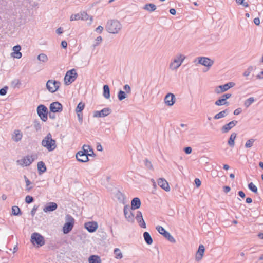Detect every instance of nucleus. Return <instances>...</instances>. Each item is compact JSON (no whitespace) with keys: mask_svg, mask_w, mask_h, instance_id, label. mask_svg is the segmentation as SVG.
<instances>
[{"mask_svg":"<svg viewBox=\"0 0 263 263\" xmlns=\"http://www.w3.org/2000/svg\"><path fill=\"white\" fill-rule=\"evenodd\" d=\"M215 104L217 106H221L224 105L228 106L229 105V102L223 100L222 97H220L215 101Z\"/></svg>","mask_w":263,"mask_h":263,"instance_id":"nucleus-32","label":"nucleus"},{"mask_svg":"<svg viewBox=\"0 0 263 263\" xmlns=\"http://www.w3.org/2000/svg\"><path fill=\"white\" fill-rule=\"evenodd\" d=\"M256 69V67L253 66H250L243 72V76L245 77H248L249 76L250 73L253 71V70H255Z\"/></svg>","mask_w":263,"mask_h":263,"instance_id":"nucleus-33","label":"nucleus"},{"mask_svg":"<svg viewBox=\"0 0 263 263\" xmlns=\"http://www.w3.org/2000/svg\"><path fill=\"white\" fill-rule=\"evenodd\" d=\"M8 87L7 86H5L3 88L0 89V95L4 96L7 93V90Z\"/></svg>","mask_w":263,"mask_h":263,"instance_id":"nucleus-49","label":"nucleus"},{"mask_svg":"<svg viewBox=\"0 0 263 263\" xmlns=\"http://www.w3.org/2000/svg\"><path fill=\"white\" fill-rule=\"evenodd\" d=\"M143 9L149 12H153L156 9V6L153 4L148 3L144 6Z\"/></svg>","mask_w":263,"mask_h":263,"instance_id":"nucleus-29","label":"nucleus"},{"mask_svg":"<svg viewBox=\"0 0 263 263\" xmlns=\"http://www.w3.org/2000/svg\"><path fill=\"white\" fill-rule=\"evenodd\" d=\"M235 85V83L233 82H228L224 85H220L216 88V92L217 93L225 92L230 88L234 87Z\"/></svg>","mask_w":263,"mask_h":263,"instance_id":"nucleus-13","label":"nucleus"},{"mask_svg":"<svg viewBox=\"0 0 263 263\" xmlns=\"http://www.w3.org/2000/svg\"><path fill=\"white\" fill-rule=\"evenodd\" d=\"M103 95L106 99H109L110 98V89L109 87L107 85H104L103 86Z\"/></svg>","mask_w":263,"mask_h":263,"instance_id":"nucleus-30","label":"nucleus"},{"mask_svg":"<svg viewBox=\"0 0 263 263\" xmlns=\"http://www.w3.org/2000/svg\"><path fill=\"white\" fill-rule=\"evenodd\" d=\"M66 217V222L63 227V232L65 234L69 233L72 230L74 223V219L71 216L67 215Z\"/></svg>","mask_w":263,"mask_h":263,"instance_id":"nucleus-4","label":"nucleus"},{"mask_svg":"<svg viewBox=\"0 0 263 263\" xmlns=\"http://www.w3.org/2000/svg\"><path fill=\"white\" fill-rule=\"evenodd\" d=\"M255 77L257 79H263V70L261 71L259 74H257Z\"/></svg>","mask_w":263,"mask_h":263,"instance_id":"nucleus-63","label":"nucleus"},{"mask_svg":"<svg viewBox=\"0 0 263 263\" xmlns=\"http://www.w3.org/2000/svg\"><path fill=\"white\" fill-rule=\"evenodd\" d=\"M158 184L160 187H161L162 189L165 190V191H169L170 190V187L169 186L168 183L167 181L164 178H159L158 180Z\"/></svg>","mask_w":263,"mask_h":263,"instance_id":"nucleus-18","label":"nucleus"},{"mask_svg":"<svg viewBox=\"0 0 263 263\" xmlns=\"http://www.w3.org/2000/svg\"><path fill=\"white\" fill-rule=\"evenodd\" d=\"M101 112L102 114V116L103 117H105L107 116L111 113V110L110 108L107 107V108H104L102 109L101 110Z\"/></svg>","mask_w":263,"mask_h":263,"instance_id":"nucleus-35","label":"nucleus"},{"mask_svg":"<svg viewBox=\"0 0 263 263\" xmlns=\"http://www.w3.org/2000/svg\"><path fill=\"white\" fill-rule=\"evenodd\" d=\"M135 218L137 221L143 219L142 213L140 211H137Z\"/></svg>","mask_w":263,"mask_h":263,"instance_id":"nucleus-50","label":"nucleus"},{"mask_svg":"<svg viewBox=\"0 0 263 263\" xmlns=\"http://www.w3.org/2000/svg\"><path fill=\"white\" fill-rule=\"evenodd\" d=\"M61 85V83L55 80H49L46 83V88L51 93L57 91Z\"/></svg>","mask_w":263,"mask_h":263,"instance_id":"nucleus-5","label":"nucleus"},{"mask_svg":"<svg viewBox=\"0 0 263 263\" xmlns=\"http://www.w3.org/2000/svg\"><path fill=\"white\" fill-rule=\"evenodd\" d=\"M228 109H226L216 114L214 117V119L215 120H218L220 118H223L226 117L228 114Z\"/></svg>","mask_w":263,"mask_h":263,"instance_id":"nucleus-26","label":"nucleus"},{"mask_svg":"<svg viewBox=\"0 0 263 263\" xmlns=\"http://www.w3.org/2000/svg\"><path fill=\"white\" fill-rule=\"evenodd\" d=\"M236 3L239 5H241L245 7L249 6L248 3L245 2V0H236Z\"/></svg>","mask_w":263,"mask_h":263,"instance_id":"nucleus-46","label":"nucleus"},{"mask_svg":"<svg viewBox=\"0 0 263 263\" xmlns=\"http://www.w3.org/2000/svg\"><path fill=\"white\" fill-rule=\"evenodd\" d=\"M248 188L253 193H257V187L253 183V182H250L248 184Z\"/></svg>","mask_w":263,"mask_h":263,"instance_id":"nucleus-40","label":"nucleus"},{"mask_svg":"<svg viewBox=\"0 0 263 263\" xmlns=\"http://www.w3.org/2000/svg\"><path fill=\"white\" fill-rule=\"evenodd\" d=\"M93 117H96V118L103 117L102 116V114H101V110L95 111L94 114H93Z\"/></svg>","mask_w":263,"mask_h":263,"instance_id":"nucleus-53","label":"nucleus"},{"mask_svg":"<svg viewBox=\"0 0 263 263\" xmlns=\"http://www.w3.org/2000/svg\"><path fill=\"white\" fill-rule=\"evenodd\" d=\"M80 19L81 20L86 21L89 18V15L85 12H83L80 14Z\"/></svg>","mask_w":263,"mask_h":263,"instance_id":"nucleus-42","label":"nucleus"},{"mask_svg":"<svg viewBox=\"0 0 263 263\" xmlns=\"http://www.w3.org/2000/svg\"><path fill=\"white\" fill-rule=\"evenodd\" d=\"M37 59L43 62H46L48 60V57L45 54L41 53L37 56Z\"/></svg>","mask_w":263,"mask_h":263,"instance_id":"nucleus-39","label":"nucleus"},{"mask_svg":"<svg viewBox=\"0 0 263 263\" xmlns=\"http://www.w3.org/2000/svg\"><path fill=\"white\" fill-rule=\"evenodd\" d=\"M84 103H82V102H80L76 107V111L77 112H81V111L84 109Z\"/></svg>","mask_w":263,"mask_h":263,"instance_id":"nucleus-38","label":"nucleus"},{"mask_svg":"<svg viewBox=\"0 0 263 263\" xmlns=\"http://www.w3.org/2000/svg\"><path fill=\"white\" fill-rule=\"evenodd\" d=\"M237 134L235 133H233L231 134L230 137L228 140V143L230 146L233 147L235 145V139L236 137Z\"/></svg>","mask_w":263,"mask_h":263,"instance_id":"nucleus-28","label":"nucleus"},{"mask_svg":"<svg viewBox=\"0 0 263 263\" xmlns=\"http://www.w3.org/2000/svg\"><path fill=\"white\" fill-rule=\"evenodd\" d=\"M37 113L41 119L45 122L48 119V109L44 105H39L37 107Z\"/></svg>","mask_w":263,"mask_h":263,"instance_id":"nucleus-8","label":"nucleus"},{"mask_svg":"<svg viewBox=\"0 0 263 263\" xmlns=\"http://www.w3.org/2000/svg\"><path fill=\"white\" fill-rule=\"evenodd\" d=\"M89 263H101L100 257L98 255H92L88 258Z\"/></svg>","mask_w":263,"mask_h":263,"instance_id":"nucleus-25","label":"nucleus"},{"mask_svg":"<svg viewBox=\"0 0 263 263\" xmlns=\"http://www.w3.org/2000/svg\"><path fill=\"white\" fill-rule=\"evenodd\" d=\"M231 97V94L230 93H225L221 96V97H222V98H223V99L225 101H227V100L230 98Z\"/></svg>","mask_w":263,"mask_h":263,"instance_id":"nucleus-55","label":"nucleus"},{"mask_svg":"<svg viewBox=\"0 0 263 263\" xmlns=\"http://www.w3.org/2000/svg\"><path fill=\"white\" fill-rule=\"evenodd\" d=\"M192 149L191 147L190 146H188V147H186L184 148V152L186 154H190L192 153Z\"/></svg>","mask_w":263,"mask_h":263,"instance_id":"nucleus-54","label":"nucleus"},{"mask_svg":"<svg viewBox=\"0 0 263 263\" xmlns=\"http://www.w3.org/2000/svg\"><path fill=\"white\" fill-rule=\"evenodd\" d=\"M114 253L116 255V258L118 259H121L123 257V255L120 250L118 248L114 249Z\"/></svg>","mask_w":263,"mask_h":263,"instance_id":"nucleus-41","label":"nucleus"},{"mask_svg":"<svg viewBox=\"0 0 263 263\" xmlns=\"http://www.w3.org/2000/svg\"><path fill=\"white\" fill-rule=\"evenodd\" d=\"M132 209H131V208L130 206H129L128 205H125L124 207L123 212H124V216H125V218L127 219V220L129 222H133L134 220V215L133 212H132Z\"/></svg>","mask_w":263,"mask_h":263,"instance_id":"nucleus-12","label":"nucleus"},{"mask_svg":"<svg viewBox=\"0 0 263 263\" xmlns=\"http://www.w3.org/2000/svg\"><path fill=\"white\" fill-rule=\"evenodd\" d=\"M121 28V24L117 20H108L105 27L106 30L109 33L112 34L118 33Z\"/></svg>","mask_w":263,"mask_h":263,"instance_id":"nucleus-2","label":"nucleus"},{"mask_svg":"<svg viewBox=\"0 0 263 263\" xmlns=\"http://www.w3.org/2000/svg\"><path fill=\"white\" fill-rule=\"evenodd\" d=\"M238 194L240 197L242 198H244L246 196L245 193L242 191H239L238 192Z\"/></svg>","mask_w":263,"mask_h":263,"instance_id":"nucleus-64","label":"nucleus"},{"mask_svg":"<svg viewBox=\"0 0 263 263\" xmlns=\"http://www.w3.org/2000/svg\"><path fill=\"white\" fill-rule=\"evenodd\" d=\"M139 224V226L141 227V228H146V223L144 220L143 219H142V220H139L138 221H137Z\"/></svg>","mask_w":263,"mask_h":263,"instance_id":"nucleus-51","label":"nucleus"},{"mask_svg":"<svg viewBox=\"0 0 263 263\" xmlns=\"http://www.w3.org/2000/svg\"><path fill=\"white\" fill-rule=\"evenodd\" d=\"M98 227L97 222L89 221L85 223L84 228L90 233H93L96 231Z\"/></svg>","mask_w":263,"mask_h":263,"instance_id":"nucleus-16","label":"nucleus"},{"mask_svg":"<svg viewBox=\"0 0 263 263\" xmlns=\"http://www.w3.org/2000/svg\"><path fill=\"white\" fill-rule=\"evenodd\" d=\"M238 123L236 120H233L228 124L223 125L221 128V132L222 133H228L230 129L234 127Z\"/></svg>","mask_w":263,"mask_h":263,"instance_id":"nucleus-17","label":"nucleus"},{"mask_svg":"<svg viewBox=\"0 0 263 263\" xmlns=\"http://www.w3.org/2000/svg\"><path fill=\"white\" fill-rule=\"evenodd\" d=\"M124 89L126 91V93H129L131 89L129 85L126 84L123 87Z\"/></svg>","mask_w":263,"mask_h":263,"instance_id":"nucleus-56","label":"nucleus"},{"mask_svg":"<svg viewBox=\"0 0 263 263\" xmlns=\"http://www.w3.org/2000/svg\"><path fill=\"white\" fill-rule=\"evenodd\" d=\"M33 201H34V198L32 196H29V195L26 196V197L25 198V202L27 203H28V204L31 203Z\"/></svg>","mask_w":263,"mask_h":263,"instance_id":"nucleus-47","label":"nucleus"},{"mask_svg":"<svg viewBox=\"0 0 263 263\" xmlns=\"http://www.w3.org/2000/svg\"><path fill=\"white\" fill-rule=\"evenodd\" d=\"M255 100L253 97H250L247 99L244 102V105L247 108L249 106L251 105L254 102Z\"/></svg>","mask_w":263,"mask_h":263,"instance_id":"nucleus-37","label":"nucleus"},{"mask_svg":"<svg viewBox=\"0 0 263 263\" xmlns=\"http://www.w3.org/2000/svg\"><path fill=\"white\" fill-rule=\"evenodd\" d=\"M37 170L38 173L39 175L42 174L43 173L45 172L47 170L46 166L45 164L43 161H40L37 163Z\"/></svg>","mask_w":263,"mask_h":263,"instance_id":"nucleus-24","label":"nucleus"},{"mask_svg":"<svg viewBox=\"0 0 263 263\" xmlns=\"http://www.w3.org/2000/svg\"><path fill=\"white\" fill-rule=\"evenodd\" d=\"M30 241L32 243L37 245L39 247L43 246L45 244L44 237L40 234L34 232L32 234Z\"/></svg>","mask_w":263,"mask_h":263,"instance_id":"nucleus-7","label":"nucleus"},{"mask_svg":"<svg viewBox=\"0 0 263 263\" xmlns=\"http://www.w3.org/2000/svg\"><path fill=\"white\" fill-rule=\"evenodd\" d=\"M14 134L15 135L13 137V139L15 142H18L22 138V134L20 133L19 130H15Z\"/></svg>","mask_w":263,"mask_h":263,"instance_id":"nucleus-31","label":"nucleus"},{"mask_svg":"<svg viewBox=\"0 0 263 263\" xmlns=\"http://www.w3.org/2000/svg\"><path fill=\"white\" fill-rule=\"evenodd\" d=\"M204 251L205 248L204 246L203 245H200L196 254V260L197 261H199L202 259Z\"/></svg>","mask_w":263,"mask_h":263,"instance_id":"nucleus-21","label":"nucleus"},{"mask_svg":"<svg viewBox=\"0 0 263 263\" xmlns=\"http://www.w3.org/2000/svg\"><path fill=\"white\" fill-rule=\"evenodd\" d=\"M12 213L15 216L21 215L22 214L20 208L16 205L12 206Z\"/></svg>","mask_w":263,"mask_h":263,"instance_id":"nucleus-34","label":"nucleus"},{"mask_svg":"<svg viewBox=\"0 0 263 263\" xmlns=\"http://www.w3.org/2000/svg\"><path fill=\"white\" fill-rule=\"evenodd\" d=\"M198 63L205 67H210L212 66L214 61L207 57H198Z\"/></svg>","mask_w":263,"mask_h":263,"instance_id":"nucleus-15","label":"nucleus"},{"mask_svg":"<svg viewBox=\"0 0 263 263\" xmlns=\"http://www.w3.org/2000/svg\"><path fill=\"white\" fill-rule=\"evenodd\" d=\"M58 208V205L56 203L50 202L46 205V206L44 208L43 211L45 212H52Z\"/></svg>","mask_w":263,"mask_h":263,"instance_id":"nucleus-20","label":"nucleus"},{"mask_svg":"<svg viewBox=\"0 0 263 263\" xmlns=\"http://www.w3.org/2000/svg\"><path fill=\"white\" fill-rule=\"evenodd\" d=\"M49 109L52 113L61 112L63 110V106L61 103L55 101L50 104Z\"/></svg>","mask_w":263,"mask_h":263,"instance_id":"nucleus-11","label":"nucleus"},{"mask_svg":"<svg viewBox=\"0 0 263 263\" xmlns=\"http://www.w3.org/2000/svg\"><path fill=\"white\" fill-rule=\"evenodd\" d=\"M37 209V206L36 205L34 206V207L32 208V210L31 211V215H32V217H33L35 214Z\"/></svg>","mask_w":263,"mask_h":263,"instance_id":"nucleus-58","label":"nucleus"},{"mask_svg":"<svg viewBox=\"0 0 263 263\" xmlns=\"http://www.w3.org/2000/svg\"><path fill=\"white\" fill-rule=\"evenodd\" d=\"M241 111H242V109L241 108H238L234 111V115H238L239 114H240L241 112Z\"/></svg>","mask_w":263,"mask_h":263,"instance_id":"nucleus-59","label":"nucleus"},{"mask_svg":"<svg viewBox=\"0 0 263 263\" xmlns=\"http://www.w3.org/2000/svg\"><path fill=\"white\" fill-rule=\"evenodd\" d=\"M223 192L226 193H227L228 192H229L231 190V188L230 186H223Z\"/></svg>","mask_w":263,"mask_h":263,"instance_id":"nucleus-62","label":"nucleus"},{"mask_svg":"<svg viewBox=\"0 0 263 263\" xmlns=\"http://www.w3.org/2000/svg\"><path fill=\"white\" fill-rule=\"evenodd\" d=\"M175 100L176 98L175 95L171 92L166 94L164 99L165 104L168 106L173 105L175 102Z\"/></svg>","mask_w":263,"mask_h":263,"instance_id":"nucleus-14","label":"nucleus"},{"mask_svg":"<svg viewBox=\"0 0 263 263\" xmlns=\"http://www.w3.org/2000/svg\"><path fill=\"white\" fill-rule=\"evenodd\" d=\"M20 81L18 79H15L12 82V85H13L15 87H18V85H20Z\"/></svg>","mask_w":263,"mask_h":263,"instance_id":"nucleus-52","label":"nucleus"},{"mask_svg":"<svg viewBox=\"0 0 263 263\" xmlns=\"http://www.w3.org/2000/svg\"><path fill=\"white\" fill-rule=\"evenodd\" d=\"M102 37L101 36H98L96 39V44H95L94 46L99 44L100 43H101L102 42Z\"/></svg>","mask_w":263,"mask_h":263,"instance_id":"nucleus-61","label":"nucleus"},{"mask_svg":"<svg viewBox=\"0 0 263 263\" xmlns=\"http://www.w3.org/2000/svg\"><path fill=\"white\" fill-rule=\"evenodd\" d=\"M21 49V47L19 45L14 46L13 47V54H14L13 57L14 58H15L16 59H20L22 57V54L21 52H20Z\"/></svg>","mask_w":263,"mask_h":263,"instance_id":"nucleus-23","label":"nucleus"},{"mask_svg":"<svg viewBox=\"0 0 263 263\" xmlns=\"http://www.w3.org/2000/svg\"><path fill=\"white\" fill-rule=\"evenodd\" d=\"M103 30V27L102 26H99L96 29V31L98 33H101Z\"/></svg>","mask_w":263,"mask_h":263,"instance_id":"nucleus-60","label":"nucleus"},{"mask_svg":"<svg viewBox=\"0 0 263 263\" xmlns=\"http://www.w3.org/2000/svg\"><path fill=\"white\" fill-rule=\"evenodd\" d=\"M126 97H127V95L124 91L120 90L118 92V98L120 101L123 100V99H125Z\"/></svg>","mask_w":263,"mask_h":263,"instance_id":"nucleus-36","label":"nucleus"},{"mask_svg":"<svg viewBox=\"0 0 263 263\" xmlns=\"http://www.w3.org/2000/svg\"><path fill=\"white\" fill-rule=\"evenodd\" d=\"M185 58L181 54L177 56L174 59L173 62L170 63V68L172 69H177L181 65Z\"/></svg>","mask_w":263,"mask_h":263,"instance_id":"nucleus-10","label":"nucleus"},{"mask_svg":"<svg viewBox=\"0 0 263 263\" xmlns=\"http://www.w3.org/2000/svg\"><path fill=\"white\" fill-rule=\"evenodd\" d=\"M80 14L79 13H77L76 14H72L70 17V21H78L80 20Z\"/></svg>","mask_w":263,"mask_h":263,"instance_id":"nucleus-45","label":"nucleus"},{"mask_svg":"<svg viewBox=\"0 0 263 263\" xmlns=\"http://www.w3.org/2000/svg\"><path fill=\"white\" fill-rule=\"evenodd\" d=\"M143 237L145 242L149 245L153 243V239L150 235L149 233L147 232H145L143 233Z\"/></svg>","mask_w":263,"mask_h":263,"instance_id":"nucleus-27","label":"nucleus"},{"mask_svg":"<svg viewBox=\"0 0 263 263\" xmlns=\"http://www.w3.org/2000/svg\"><path fill=\"white\" fill-rule=\"evenodd\" d=\"M195 183L197 187L201 185V182L199 178H195L194 180Z\"/></svg>","mask_w":263,"mask_h":263,"instance_id":"nucleus-57","label":"nucleus"},{"mask_svg":"<svg viewBox=\"0 0 263 263\" xmlns=\"http://www.w3.org/2000/svg\"><path fill=\"white\" fill-rule=\"evenodd\" d=\"M145 166L148 168V169H152L153 168V165L152 164V163L151 161H148L147 159H145L144 161Z\"/></svg>","mask_w":263,"mask_h":263,"instance_id":"nucleus-44","label":"nucleus"},{"mask_svg":"<svg viewBox=\"0 0 263 263\" xmlns=\"http://www.w3.org/2000/svg\"><path fill=\"white\" fill-rule=\"evenodd\" d=\"M34 127L36 131L40 130L41 129V125L38 121H35L34 122Z\"/></svg>","mask_w":263,"mask_h":263,"instance_id":"nucleus-48","label":"nucleus"},{"mask_svg":"<svg viewBox=\"0 0 263 263\" xmlns=\"http://www.w3.org/2000/svg\"><path fill=\"white\" fill-rule=\"evenodd\" d=\"M37 158L36 155L27 156L21 160L23 164L27 166L30 165Z\"/></svg>","mask_w":263,"mask_h":263,"instance_id":"nucleus-19","label":"nucleus"},{"mask_svg":"<svg viewBox=\"0 0 263 263\" xmlns=\"http://www.w3.org/2000/svg\"><path fill=\"white\" fill-rule=\"evenodd\" d=\"M78 76L77 73L74 69L68 70L64 77V82L66 85H69L73 82Z\"/></svg>","mask_w":263,"mask_h":263,"instance_id":"nucleus-6","label":"nucleus"},{"mask_svg":"<svg viewBox=\"0 0 263 263\" xmlns=\"http://www.w3.org/2000/svg\"><path fill=\"white\" fill-rule=\"evenodd\" d=\"M141 204L140 199L138 197L134 198L131 201V209L132 210H136L139 209Z\"/></svg>","mask_w":263,"mask_h":263,"instance_id":"nucleus-22","label":"nucleus"},{"mask_svg":"<svg viewBox=\"0 0 263 263\" xmlns=\"http://www.w3.org/2000/svg\"><path fill=\"white\" fill-rule=\"evenodd\" d=\"M158 232L165 237L168 241L171 243H175V239L171 235V234L165 230V229L160 226H157L156 228Z\"/></svg>","mask_w":263,"mask_h":263,"instance_id":"nucleus-9","label":"nucleus"},{"mask_svg":"<svg viewBox=\"0 0 263 263\" xmlns=\"http://www.w3.org/2000/svg\"><path fill=\"white\" fill-rule=\"evenodd\" d=\"M254 142V139H250L249 140H247L245 144L246 147L249 148V147H252Z\"/></svg>","mask_w":263,"mask_h":263,"instance_id":"nucleus-43","label":"nucleus"},{"mask_svg":"<svg viewBox=\"0 0 263 263\" xmlns=\"http://www.w3.org/2000/svg\"><path fill=\"white\" fill-rule=\"evenodd\" d=\"M86 145L83 146V151L78 152L76 154L77 160L81 162H86L89 161L88 156H91V154H88V150L84 149Z\"/></svg>","mask_w":263,"mask_h":263,"instance_id":"nucleus-3","label":"nucleus"},{"mask_svg":"<svg viewBox=\"0 0 263 263\" xmlns=\"http://www.w3.org/2000/svg\"><path fill=\"white\" fill-rule=\"evenodd\" d=\"M41 145L49 152L54 151L57 147L56 141L52 139V135L49 133L42 140Z\"/></svg>","mask_w":263,"mask_h":263,"instance_id":"nucleus-1","label":"nucleus"}]
</instances>
